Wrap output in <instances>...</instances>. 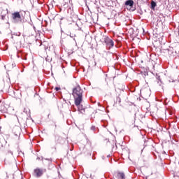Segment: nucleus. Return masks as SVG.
Returning a JSON list of instances; mask_svg holds the SVG:
<instances>
[{
  "instance_id": "obj_1",
  "label": "nucleus",
  "mask_w": 179,
  "mask_h": 179,
  "mask_svg": "<svg viewBox=\"0 0 179 179\" xmlns=\"http://www.w3.org/2000/svg\"><path fill=\"white\" fill-rule=\"evenodd\" d=\"M73 96L75 100V104L79 105L80 103H82L83 99V90L80 88V86H77L73 89Z\"/></svg>"
},
{
  "instance_id": "obj_2",
  "label": "nucleus",
  "mask_w": 179,
  "mask_h": 179,
  "mask_svg": "<svg viewBox=\"0 0 179 179\" xmlns=\"http://www.w3.org/2000/svg\"><path fill=\"white\" fill-rule=\"evenodd\" d=\"M10 20L13 24H20V23L23 22L20 12L16 11L13 13L11 14Z\"/></svg>"
},
{
  "instance_id": "obj_3",
  "label": "nucleus",
  "mask_w": 179,
  "mask_h": 179,
  "mask_svg": "<svg viewBox=\"0 0 179 179\" xmlns=\"http://www.w3.org/2000/svg\"><path fill=\"white\" fill-rule=\"evenodd\" d=\"M104 43L106 44V48H113L114 47V41L108 36H105Z\"/></svg>"
},
{
  "instance_id": "obj_4",
  "label": "nucleus",
  "mask_w": 179,
  "mask_h": 179,
  "mask_svg": "<svg viewBox=\"0 0 179 179\" xmlns=\"http://www.w3.org/2000/svg\"><path fill=\"white\" fill-rule=\"evenodd\" d=\"M124 5H126V6H130V12H134V10H136V8L134 7V0L126 1Z\"/></svg>"
},
{
  "instance_id": "obj_5",
  "label": "nucleus",
  "mask_w": 179,
  "mask_h": 179,
  "mask_svg": "<svg viewBox=\"0 0 179 179\" xmlns=\"http://www.w3.org/2000/svg\"><path fill=\"white\" fill-rule=\"evenodd\" d=\"M114 177L117 179H125V174L123 172H115L114 173Z\"/></svg>"
},
{
  "instance_id": "obj_6",
  "label": "nucleus",
  "mask_w": 179,
  "mask_h": 179,
  "mask_svg": "<svg viewBox=\"0 0 179 179\" xmlns=\"http://www.w3.org/2000/svg\"><path fill=\"white\" fill-rule=\"evenodd\" d=\"M36 177H41L43 176V169H36L34 170Z\"/></svg>"
},
{
  "instance_id": "obj_7",
  "label": "nucleus",
  "mask_w": 179,
  "mask_h": 179,
  "mask_svg": "<svg viewBox=\"0 0 179 179\" xmlns=\"http://www.w3.org/2000/svg\"><path fill=\"white\" fill-rule=\"evenodd\" d=\"M63 1H64L63 6H64V8H68L69 3L72 4V0H63Z\"/></svg>"
},
{
  "instance_id": "obj_8",
  "label": "nucleus",
  "mask_w": 179,
  "mask_h": 179,
  "mask_svg": "<svg viewBox=\"0 0 179 179\" xmlns=\"http://www.w3.org/2000/svg\"><path fill=\"white\" fill-rule=\"evenodd\" d=\"M76 106L78 107V111H80L82 113H85V108H83V105H81L80 103L78 105L76 104Z\"/></svg>"
},
{
  "instance_id": "obj_9",
  "label": "nucleus",
  "mask_w": 179,
  "mask_h": 179,
  "mask_svg": "<svg viewBox=\"0 0 179 179\" xmlns=\"http://www.w3.org/2000/svg\"><path fill=\"white\" fill-rule=\"evenodd\" d=\"M6 145V141L3 138H0V148H3Z\"/></svg>"
},
{
  "instance_id": "obj_10",
  "label": "nucleus",
  "mask_w": 179,
  "mask_h": 179,
  "mask_svg": "<svg viewBox=\"0 0 179 179\" xmlns=\"http://www.w3.org/2000/svg\"><path fill=\"white\" fill-rule=\"evenodd\" d=\"M156 6H157V4L156 3V1H151V6H150L151 9L152 10H155V8H156Z\"/></svg>"
},
{
  "instance_id": "obj_11",
  "label": "nucleus",
  "mask_w": 179,
  "mask_h": 179,
  "mask_svg": "<svg viewBox=\"0 0 179 179\" xmlns=\"http://www.w3.org/2000/svg\"><path fill=\"white\" fill-rule=\"evenodd\" d=\"M157 80H158V84L159 86H162L163 85V82L162 81V78H160V76H156Z\"/></svg>"
},
{
  "instance_id": "obj_12",
  "label": "nucleus",
  "mask_w": 179,
  "mask_h": 179,
  "mask_svg": "<svg viewBox=\"0 0 179 179\" xmlns=\"http://www.w3.org/2000/svg\"><path fill=\"white\" fill-rule=\"evenodd\" d=\"M69 36L73 38V40L75 41V44H76V40L75 38L76 37V35L75 34H70Z\"/></svg>"
},
{
  "instance_id": "obj_13",
  "label": "nucleus",
  "mask_w": 179,
  "mask_h": 179,
  "mask_svg": "<svg viewBox=\"0 0 179 179\" xmlns=\"http://www.w3.org/2000/svg\"><path fill=\"white\" fill-rule=\"evenodd\" d=\"M21 59H24V61H26V59H27L26 58V55L24 54L21 55Z\"/></svg>"
},
{
  "instance_id": "obj_14",
  "label": "nucleus",
  "mask_w": 179,
  "mask_h": 179,
  "mask_svg": "<svg viewBox=\"0 0 179 179\" xmlns=\"http://www.w3.org/2000/svg\"><path fill=\"white\" fill-rule=\"evenodd\" d=\"M55 90L56 92H58L59 90H61V87H56L55 88Z\"/></svg>"
},
{
  "instance_id": "obj_15",
  "label": "nucleus",
  "mask_w": 179,
  "mask_h": 179,
  "mask_svg": "<svg viewBox=\"0 0 179 179\" xmlns=\"http://www.w3.org/2000/svg\"><path fill=\"white\" fill-rule=\"evenodd\" d=\"M91 131H96V126H92Z\"/></svg>"
},
{
  "instance_id": "obj_16",
  "label": "nucleus",
  "mask_w": 179,
  "mask_h": 179,
  "mask_svg": "<svg viewBox=\"0 0 179 179\" xmlns=\"http://www.w3.org/2000/svg\"><path fill=\"white\" fill-rule=\"evenodd\" d=\"M117 102L120 104V103H121V98L117 97Z\"/></svg>"
},
{
  "instance_id": "obj_17",
  "label": "nucleus",
  "mask_w": 179,
  "mask_h": 179,
  "mask_svg": "<svg viewBox=\"0 0 179 179\" xmlns=\"http://www.w3.org/2000/svg\"><path fill=\"white\" fill-rule=\"evenodd\" d=\"M92 2H94V3L96 5V3H97V1L96 0H92Z\"/></svg>"
},
{
  "instance_id": "obj_18",
  "label": "nucleus",
  "mask_w": 179,
  "mask_h": 179,
  "mask_svg": "<svg viewBox=\"0 0 179 179\" xmlns=\"http://www.w3.org/2000/svg\"><path fill=\"white\" fill-rule=\"evenodd\" d=\"M24 113H27V109L24 108Z\"/></svg>"
},
{
  "instance_id": "obj_19",
  "label": "nucleus",
  "mask_w": 179,
  "mask_h": 179,
  "mask_svg": "<svg viewBox=\"0 0 179 179\" xmlns=\"http://www.w3.org/2000/svg\"><path fill=\"white\" fill-rule=\"evenodd\" d=\"M101 157H102L103 160H104V159H105L104 155H103Z\"/></svg>"
},
{
  "instance_id": "obj_20",
  "label": "nucleus",
  "mask_w": 179,
  "mask_h": 179,
  "mask_svg": "<svg viewBox=\"0 0 179 179\" xmlns=\"http://www.w3.org/2000/svg\"><path fill=\"white\" fill-rule=\"evenodd\" d=\"M17 58H20V55H17Z\"/></svg>"
},
{
  "instance_id": "obj_21",
  "label": "nucleus",
  "mask_w": 179,
  "mask_h": 179,
  "mask_svg": "<svg viewBox=\"0 0 179 179\" xmlns=\"http://www.w3.org/2000/svg\"><path fill=\"white\" fill-rule=\"evenodd\" d=\"M6 177H7V178H8L9 176H8V173H6Z\"/></svg>"
},
{
  "instance_id": "obj_22",
  "label": "nucleus",
  "mask_w": 179,
  "mask_h": 179,
  "mask_svg": "<svg viewBox=\"0 0 179 179\" xmlns=\"http://www.w3.org/2000/svg\"><path fill=\"white\" fill-rule=\"evenodd\" d=\"M140 13V15H142V13L141 11L138 12Z\"/></svg>"
},
{
  "instance_id": "obj_23",
  "label": "nucleus",
  "mask_w": 179,
  "mask_h": 179,
  "mask_svg": "<svg viewBox=\"0 0 179 179\" xmlns=\"http://www.w3.org/2000/svg\"><path fill=\"white\" fill-rule=\"evenodd\" d=\"M107 157H110V155H107Z\"/></svg>"
},
{
  "instance_id": "obj_24",
  "label": "nucleus",
  "mask_w": 179,
  "mask_h": 179,
  "mask_svg": "<svg viewBox=\"0 0 179 179\" xmlns=\"http://www.w3.org/2000/svg\"><path fill=\"white\" fill-rule=\"evenodd\" d=\"M46 160H51V159H46Z\"/></svg>"
},
{
  "instance_id": "obj_25",
  "label": "nucleus",
  "mask_w": 179,
  "mask_h": 179,
  "mask_svg": "<svg viewBox=\"0 0 179 179\" xmlns=\"http://www.w3.org/2000/svg\"><path fill=\"white\" fill-rule=\"evenodd\" d=\"M59 139H62V138H61V137H59Z\"/></svg>"
},
{
  "instance_id": "obj_26",
  "label": "nucleus",
  "mask_w": 179,
  "mask_h": 179,
  "mask_svg": "<svg viewBox=\"0 0 179 179\" xmlns=\"http://www.w3.org/2000/svg\"><path fill=\"white\" fill-rule=\"evenodd\" d=\"M17 36H20V34H19Z\"/></svg>"
},
{
  "instance_id": "obj_27",
  "label": "nucleus",
  "mask_w": 179,
  "mask_h": 179,
  "mask_svg": "<svg viewBox=\"0 0 179 179\" xmlns=\"http://www.w3.org/2000/svg\"><path fill=\"white\" fill-rule=\"evenodd\" d=\"M98 106H100V103H98Z\"/></svg>"
}]
</instances>
